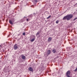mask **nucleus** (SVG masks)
Returning <instances> with one entry per match:
<instances>
[{
	"instance_id": "obj_8",
	"label": "nucleus",
	"mask_w": 77,
	"mask_h": 77,
	"mask_svg": "<svg viewBox=\"0 0 77 77\" xmlns=\"http://www.w3.org/2000/svg\"><path fill=\"white\" fill-rule=\"evenodd\" d=\"M21 58L22 59H26V57L23 55H22Z\"/></svg>"
},
{
	"instance_id": "obj_14",
	"label": "nucleus",
	"mask_w": 77,
	"mask_h": 77,
	"mask_svg": "<svg viewBox=\"0 0 77 77\" xmlns=\"http://www.w3.org/2000/svg\"><path fill=\"white\" fill-rule=\"evenodd\" d=\"M75 72H76L77 71V68L74 70Z\"/></svg>"
},
{
	"instance_id": "obj_16",
	"label": "nucleus",
	"mask_w": 77,
	"mask_h": 77,
	"mask_svg": "<svg viewBox=\"0 0 77 77\" xmlns=\"http://www.w3.org/2000/svg\"><path fill=\"white\" fill-rule=\"evenodd\" d=\"M77 17L75 18L74 20H73V21H75V20H77Z\"/></svg>"
},
{
	"instance_id": "obj_7",
	"label": "nucleus",
	"mask_w": 77,
	"mask_h": 77,
	"mask_svg": "<svg viewBox=\"0 0 77 77\" xmlns=\"http://www.w3.org/2000/svg\"><path fill=\"white\" fill-rule=\"evenodd\" d=\"M34 37V38H32V39L30 41L31 42H33V41H35V36H33Z\"/></svg>"
},
{
	"instance_id": "obj_3",
	"label": "nucleus",
	"mask_w": 77,
	"mask_h": 77,
	"mask_svg": "<svg viewBox=\"0 0 77 77\" xmlns=\"http://www.w3.org/2000/svg\"><path fill=\"white\" fill-rule=\"evenodd\" d=\"M70 74H71V72H70V71H68L66 73V76H68L70 75Z\"/></svg>"
},
{
	"instance_id": "obj_12",
	"label": "nucleus",
	"mask_w": 77,
	"mask_h": 77,
	"mask_svg": "<svg viewBox=\"0 0 77 77\" xmlns=\"http://www.w3.org/2000/svg\"><path fill=\"white\" fill-rule=\"evenodd\" d=\"M51 17V15H50L49 17H48L47 18V19H49V18H50Z\"/></svg>"
},
{
	"instance_id": "obj_4",
	"label": "nucleus",
	"mask_w": 77,
	"mask_h": 77,
	"mask_svg": "<svg viewBox=\"0 0 77 77\" xmlns=\"http://www.w3.org/2000/svg\"><path fill=\"white\" fill-rule=\"evenodd\" d=\"M50 53H51V51H50V50H48L47 51V54H46L47 56H48L50 54Z\"/></svg>"
},
{
	"instance_id": "obj_1",
	"label": "nucleus",
	"mask_w": 77,
	"mask_h": 77,
	"mask_svg": "<svg viewBox=\"0 0 77 77\" xmlns=\"http://www.w3.org/2000/svg\"><path fill=\"white\" fill-rule=\"evenodd\" d=\"M73 17V15L72 14H69V15H67L65 16L63 18V20H65L67 19V21H69V20H70L71 18H72Z\"/></svg>"
},
{
	"instance_id": "obj_10",
	"label": "nucleus",
	"mask_w": 77,
	"mask_h": 77,
	"mask_svg": "<svg viewBox=\"0 0 77 77\" xmlns=\"http://www.w3.org/2000/svg\"><path fill=\"white\" fill-rule=\"evenodd\" d=\"M40 33V32L38 31L36 33V36H38V35H39V33Z\"/></svg>"
},
{
	"instance_id": "obj_18",
	"label": "nucleus",
	"mask_w": 77,
	"mask_h": 77,
	"mask_svg": "<svg viewBox=\"0 0 77 77\" xmlns=\"http://www.w3.org/2000/svg\"><path fill=\"white\" fill-rule=\"evenodd\" d=\"M35 2H37V0H35Z\"/></svg>"
},
{
	"instance_id": "obj_9",
	"label": "nucleus",
	"mask_w": 77,
	"mask_h": 77,
	"mask_svg": "<svg viewBox=\"0 0 77 77\" xmlns=\"http://www.w3.org/2000/svg\"><path fill=\"white\" fill-rule=\"evenodd\" d=\"M52 51L53 53H56V51L55 49H54L52 50Z\"/></svg>"
},
{
	"instance_id": "obj_6",
	"label": "nucleus",
	"mask_w": 77,
	"mask_h": 77,
	"mask_svg": "<svg viewBox=\"0 0 77 77\" xmlns=\"http://www.w3.org/2000/svg\"><path fill=\"white\" fill-rule=\"evenodd\" d=\"M28 70H29V71H33V69L30 67L28 69Z\"/></svg>"
},
{
	"instance_id": "obj_17",
	"label": "nucleus",
	"mask_w": 77,
	"mask_h": 77,
	"mask_svg": "<svg viewBox=\"0 0 77 77\" xmlns=\"http://www.w3.org/2000/svg\"><path fill=\"white\" fill-rule=\"evenodd\" d=\"M24 19L25 18H26V19L27 18V17H24Z\"/></svg>"
},
{
	"instance_id": "obj_11",
	"label": "nucleus",
	"mask_w": 77,
	"mask_h": 77,
	"mask_svg": "<svg viewBox=\"0 0 77 77\" xmlns=\"http://www.w3.org/2000/svg\"><path fill=\"white\" fill-rule=\"evenodd\" d=\"M9 22L10 24H11V25L13 24V23H12V22L11 21V20H10Z\"/></svg>"
},
{
	"instance_id": "obj_20",
	"label": "nucleus",
	"mask_w": 77,
	"mask_h": 77,
	"mask_svg": "<svg viewBox=\"0 0 77 77\" xmlns=\"http://www.w3.org/2000/svg\"><path fill=\"white\" fill-rule=\"evenodd\" d=\"M57 58H59V57H56L57 59Z\"/></svg>"
},
{
	"instance_id": "obj_19",
	"label": "nucleus",
	"mask_w": 77,
	"mask_h": 77,
	"mask_svg": "<svg viewBox=\"0 0 77 77\" xmlns=\"http://www.w3.org/2000/svg\"><path fill=\"white\" fill-rule=\"evenodd\" d=\"M26 21H29L28 19H27Z\"/></svg>"
},
{
	"instance_id": "obj_21",
	"label": "nucleus",
	"mask_w": 77,
	"mask_h": 77,
	"mask_svg": "<svg viewBox=\"0 0 77 77\" xmlns=\"http://www.w3.org/2000/svg\"><path fill=\"white\" fill-rule=\"evenodd\" d=\"M34 14H35V13H34Z\"/></svg>"
},
{
	"instance_id": "obj_13",
	"label": "nucleus",
	"mask_w": 77,
	"mask_h": 77,
	"mask_svg": "<svg viewBox=\"0 0 77 77\" xmlns=\"http://www.w3.org/2000/svg\"><path fill=\"white\" fill-rule=\"evenodd\" d=\"M59 23V20H57L56 21V23L57 24H58V23Z\"/></svg>"
},
{
	"instance_id": "obj_2",
	"label": "nucleus",
	"mask_w": 77,
	"mask_h": 77,
	"mask_svg": "<svg viewBox=\"0 0 77 77\" xmlns=\"http://www.w3.org/2000/svg\"><path fill=\"white\" fill-rule=\"evenodd\" d=\"M14 49L15 50H17L18 48V46H17V44H15L14 46Z\"/></svg>"
},
{
	"instance_id": "obj_15",
	"label": "nucleus",
	"mask_w": 77,
	"mask_h": 77,
	"mask_svg": "<svg viewBox=\"0 0 77 77\" xmlns=\"http://www.w3.org/2000/svg\"><path fill=\"white\" fill-rule=\"evenodd\" d=\"M23 35H24V36H25V35H26V34L25 33V32H23Z\"/></svg>"
},
{
	"instance_id": "obj_5",
	"label": "nucleus",
	"mask_w": 77,
	"mask_h": 77,
	"mask_svg": "<svg viewBox=\"0 0 77 77\" xmlns=\"http://www.w3.org/2000/svg\"><path fill=\"white\" fill-rule=\"evenodd\" d=\"M52 40V38L51 37H50L48 38V42H50V41H51Z\"/></svg>"
}]
</instances>
